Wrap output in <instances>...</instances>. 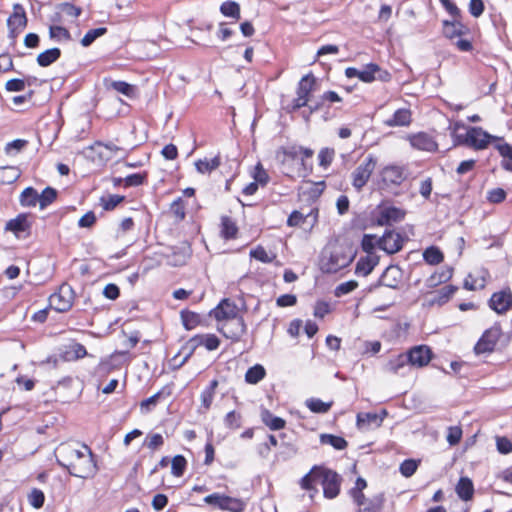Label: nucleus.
Instances as JSON below:
<instances>
[{
    "instance_id": "4d7b16f0",
    "label": "nucleus",
    "mask_w": 512,
    "mask_h": 512,
    "mask_svg": "<svg viewBox=\"0 0 512 512\" xmlns=\"http://www.w3.org/2000/svg\"><path fill=\"white\" fill-rule=\"evenodd\" d=\"M143 445L154 452L164 445V437L160 433H150L146 436Z\"/></svg>"
},
{
    "instance_id": "2eb2a0df",
    "label": "nucleus",
    "mask_w": 512,
    "mask_h": 512,
    "mask_svg": "<svg viewBox=\"0 0 512 512\" xmlns=\"http://www.w3.org/2000/svg\"><path fill=\"white\" fill-rule=\"evenodd\" d=\"M210 315L217 323L241 316L237 304L229 298L222 299L218 305L211 310Z\"/></svg>"
},
{
    "instance_id": "8fccbe9b",
    "label": "nucleus",
    "mask_w": 512,
    "mask_h": 512,
    "mask_svg": "<svg viewBox=\"0 0 512 512\" xmlns=\"http://www.w3.org/2000/svg\"><path fill=\"white\" fill-rule=\"evenodd\" d=\"M380 237H377L374 234H364L361 240V249L366 253V255H377L375 253V248H379Z\"/></svg>"
},
{
    "instance_id": "1a4fd4ad",
    "label": "nucleus",
    "mask_w": 512,
    "mask_h": 512,
    "mask_svg": "<svg viewBox=\"0 0 512 512\" xmlns=\"http://www.w3.org/2000/svg\"><path fill=\"white\" fill-rule=\"evenodd\" d=\"M75 301V292L73 288L63 283L59 286L58 290L50 295L49 306L56 312L64 313L68 312Z\"/></svg>"
},
{
    "instance_id": "9d476101",
    "label": "nucleus",
    "mask_w": 512,
    "mask_h": 512,
    "mask_svg": "<svg viewBox=\"0 0 512 512\" xmlns=\"http://www.w3.org/2000/svg\"><path fill=\"white\" fill-rule=\"evenodd\" d=\"M377 166V158L369 154L351 173V184L359 192L368 183Z\"/></svg>"
},
{
    "instance_id": "338daca9",
    "label": "nucleus",
    "mask_w": 512,
    "mask_h": 512,
    "mask_svg": "<svg viewBox=\"0 0 512 512\" xmlns=\"http://www.w3.org/2000/svg\"><path fill=\"white\" fill-rule=\"evenodd\" d=\"M463 436V430L460 425L450 426L447 428L446 440L450 446L458 445Z\"/></svg>"
},
{
    "instance_id": "a19ab883",
    "label": "nucleus",
    "mask_w": 512,
    "mask_h": 512,
    "mask_svg": "<svg viewBox=\"0 0 512 512\" xmlns=\"http://www.w3.org/2000/svg\"><path fill=\"white\" fill-rule=\"evenodd\" d=\"M333 401L324 402L319 398L311 397L305 401V406L313 413L325 414L330 411Z\"/></svg>"
},
{
    "instance_id": "69168bd1",
    "label": "nucleus",
    "mask_w": 512,
    "mask_h": 512,
    "mask_svg": "<svg viewBox=\"0 0 512 512\" xmlns=\"http://www.w3.org/2000/svg\"><path fill=\"white\" fill-rule=\"evenodd\" d=\"M335 158V150L332 148H322L318 153V162L319 166L327 169L333 162Z\"/></svg>"
},
{
    "instance_id": "bb28decb",
    "label": "nucleus",
    "mask_w": 512,
    "mask_h": 512,
    "mask_svg": "<svg viewBox=\"0 0 512 512\" xmlns=\"http://www.w3.org/2000/svg\"><path fill=\"white\" fill-rule=\"evenodd\" d=\"M381 72V67L376 63H369L365 65L363 70H360V80L364 83H372L376 79H380L382 81H387L390 79V74L387 71H384L383 74L377 73Z\"/></svg>"
},
{
    "instance_id": "09e8293b",
    "label": "nucleus",
    "mask_w": 512,
    "mask_h": 512,
    "mask_svg": "<svg viewBox=\"0 0 512 512\" xmlns=\"http://www.w3.org/2000/svg\"><path fill=\"white\" fill-rule=\"evenodd\" d=\"M423 259L430 265H438L444 261V254L438 247L430 246L424 250Z\"/></svg>"
},
{
    "instance_id": "37998d69",
    "label": "nucleus",
    "mask_w": 512,
    "mask_h": 512,
    "mask_svg": "<svg viewBox=\"0 0 512 512\" xmlns=\"http://www.w3.org/2000/svg\"><path fill=\"white\" fill-rule=\"evenodd\" d=\"M465 26L455 19L454 21L443 22V34L449 39L460 37L464 34Z\"/></svg>"
},
{
    "instance_id": "de8ad7c7",
    "label": "nucleus",
    "mask_w": 512,
    "mask_h": 512,
    "mask_svg": "<svg viewBox=\"0 0 512 512\" xmlns=\"http://www.w3.org/2000/svg\"><path fill=\"white\" fill-rule=\"evenodd\" d=\"M245 508L246 502L243 499L223 494V511L243 512Z\"/></svg>"
},
{
    "instance_id": "20e7f679",
    "label": "nucleus",
    "mask_w": 512,
    "mask_h": 512,
    "mask_svg": "<svg viewBox=\"0 0 512 512\" xmlns=\"http://www.w3.org/2000/svg\"><path fill=\"white\" fill-rule=\"evenodd\" d=\"M367 487V481L363 477H358L353 487L348 490L355 512H382L386 503L385 494L380 492L367 497L364 492Z\"/></svg>"
},
{
    "instance_id": "e2e57ef3",
    "label": "nucleus",
    "mask_w": 512,
    "mask_h": 512,
    "mask_svg": "<svg viewBox=\"0 0 512 512\" xmlns=\"http://www.w3.org/2000/svg\"><path fill=\"white\" fill-rule=\"evenodd\" d=\"M124 200H125V196L117 195V194L108 195L107 197L100 198L101 206L105 211L114 210Z\"/></svg>"
},
{
    "instance_id": "9b49d317",
    "label": "nucleus",
    "mask_w": 512,
    "mask_h": 512,
    "mask_svg": "<svg viewBox=\"0 0 512 512\" xmlns=\"http://www.w3.org/2000/svg\"><path fill=\"white\" fill-rule=\"evenodd\" d=\"M217 331L226 339L232 342H238L246 332V324L242 316L232 320H225L217 323Z\"/></svg>"
},
{
    "instance_id": "bf43d9fd",
    "label": "nucleus",
    "mask_w": 512,
    "mask_h": 512,
    "mask_svg": "<svg viewBox=\"0 0 512 512\" xmlns=\"http://www.w3.org/2000/svg\"><path fill=\"white\" fill-rule=\"evenodd\" d=\"M187 467V460L183 455H176L171 461V473L175 477L183 476Z\"/></svg>"
},
{
    "instance_id": "6e6d98bb",
    "label": "nucleus",
    "mask_w": 512,
    "mask_h": 512,
    "mask_svg": "<svg viewBox=\"0 0 512 512\" xmlns=\"http://www.w3.org/2000/svg\"><path fill=\"white\" fill-rule=\"evenodd\" d=\"M220 12L226 17H232L236 20H239L240 15V5L235 1H226L221 4Z\"/></svg>"
},
{
    "instance_id": "c756f323",
    "label": "nucleus",
    "mask_w": 512,
    "mask_h": 512,
    "mask_svg": "<svg viewBox=\"0 0 512 512\" xmlns=\"http://www.w3.org/2000/svg\"><path fill=\"white\" fill-rule=\"evenodd\" d=\"M180 318L182 325L186 330L190 331L196 329L197 327L204 326V319L197 312L188 309H183L180 312Z\"/></svg>"
},
{
    "instance_id": "f257e3e1",
    "label": "nucleus",
    "mask_w": 512,
    "mask_h": 512,
    "mask_svg": "<svg viewBox=\"0 0 512 512\" xmlns=\"http://www.w3.org/2000/svg\"><path fill=\"white\" fill-rule=\"evenodd\" d=\"M57 463L70 475L82 479L92 478L98 471L95 455L86 444L80 448L72 444H61Z\"/></svg>"
},
{
    "instance_id": "ea45409f",
    "label": "nucleus",
    "mask_w": 512,
    "mask_h": 512,
    "mask_svg": "<svg viewBox=\"0 0 512 512\" xmlns=\"http://www.w3.org/2000/svg\"><path fill=\"white\" fill-rule=\"evenodd\" d=\"M411 123V111L401 108L394 112L391 119L386 121L389 126H408Z\"/></svg>"
},
{
    "instance_id": "f704fd0d",
    "label": "nucleus",
    "mask_w": 512,
    "mask_h": 512,
    "mask_svg": "<svg viewBox=\"0 0 512 512\" xmlns=\"http://www.w3.org/2000/svg\"><path fill=\"white\" fill-rule=\"evenodd\" d=\"M319 210L313 208L309 213L304 214L298 210H294L287 219V225L289 227H298L304 224L308 217H313L314 221H317Z\"/></svg>"
},
{
    "instance_id": "dca6fc26",
    "label": "nucleus",
    "mask_w": 512,
    "mask_h": 512,
    "mask_svg": "<svg viewBox=\"0 0 512 512\" xmlns=\"http://www.w3.org/2000/svg\"><path fill=\"white\" fill-rule=\"evenodd\" d=\"M26 11L21 4H14L13 11L7 20L9 36L16 38L27 26Z\"/></svg>"
},
{
    "instance_id": "b1692460",
    "label": "nucleus",
    "mask_w": 512,
    "mask_h": 512,
    "mask_svg": "<svg viewBox=\"0 0 512 512\" xmlns=\"http://www.w3.org/2000/svg\"><path fill=\"white\" fill-rule=\"evenodd\" d=\"M409 140L411 145L419 150L434 152L438 149V145L434 138L424 131L411 135Z\"/></svg>"
},
{
    "instance_id": "5fc2aeb1",
    "label": "nucleus",
    "mask_w": 512,
    "mask_h": 512,
    "mask_svg": "<svg viewBox=\"0 0 512 512\" xmlns=\"http://www.w3.org/2000/svg\"><path fill=\"white\" fill-rule=\"evenodd\" d=\"M110 87L129 98L136 96L137 88L125 81H113L111 82Z\"/></svg>"
},
{
    "instance_id": "3c124183",
    "label": "nucleus",
    "mask_w": 512,
    "mask_h": 512,
    "mask_svg": "<svg viewBox=\"0 0 512 512\" xmlns=\"http://www.w3.org/2000/svg\"><path fill=\"white\" fill-rule=\"evenodd\" d=\"M250 257L262 263H272L276 259V254L269 253L262 245L256 246L249 253Z\"/></svg>"
},
{
    "instance_id": "393cba45",
    "label": "nucleus",
    "mask_w": 512,
    "mask_h": 512,
    "mask_svg": "<svg viewBox=\"0 0 512 512\" xmlns=\"http://www.w3.org/2000/svg\"><path fill=\"white\" fill-rule=\"evenodd\" d=\"M219 234L220 237L226 241L236 239L239 234L237 221L228 215L221 216Z\"/></svg>"
},
{
    "instance_id": "2f4dec72",
    "label": "nucleus",
    "mask_w": 512,
    "mask_h": 512,
    "mask_svg": "<svg viewBox=\"0 0 512 512\" xmlns=\"http://www.w3.org/2000/svg\"><path fill=\"white\" fill-rule=\"evenodd\" d=\"M402 280V273L398 266H389L381 276L383 285L390 288H398Z\"/></svg>"
},
{
    "instance_id": "f3484780",
    "label": "nucleus",
    "mask_w": 512,
    "mask_h": 512,
    "mask_svg": "<svg viewBox=\"0 0 512 512\" xmlns=\"http://www.w3.org/2000/svg\"><path fill=\"white\" fill-rule=\"evenodd\" d=\"M405 243V238L395 230H385L380 237L379 249L386 252L388 255H393L402 250Z\"/></svg>"
},
{
    "instance_id": "39448f33",
    "label": "nucleus",
    "mask_w": 512,
    "mask_h": 512,
    "mask_svg": "<svg viewBox=\"0 0 512 512\" xmlns=\"http://www.w3.org/2000/svg\"><path fill=\"white\" fill-rule=\"evenodd\" d=\"M354 254L343 245H334L322 256L320 267L324 273L334 274L350 265Z\"/></svg>"
},
{
    "instance_id": "4c0bfd02",
    "label": "nucleus",
    "mask_w": 512,
    "mask_h": 512,
    "mask_svg": "<svg viewBox=\"0 0 512 512\" xmlns=\"http://www.w3.org/2000/svg\"><path fill=\"white\" fill-rule=\"evenodd\" d=\"M123 336L125 337L123 341V345L127 348L125 351H115L112 354V357L115 356H123L126 357L129 355V350L136 347V345L140 342L141 334L139 331L131 332L130 334H127L125 331H122Z\"/></svg>"
},
{
    "instance_id": "680f3d73",
    "label": "nucleus",
    "mask_w": 512,
    "mask_h": 512,
    "mask_svg": "<svg viewBox=\"0 0 512 512\" xmlns=\"http://www.w3.org/2000/svg\"><path fill=\"white\" fill-rule=\"evenodd\" d=\"M49 36L51 39L56 41H70L71 34L69 30L63 26L51 25L49 27Z\"/></svg>"
},
{
    "instance_id": "4be33fe9",
    "label": "nucleus",
    "mask_w": 512,
    "mask_h": 512,
    "mask_svg": "<svg viewBox=\"0 0 512 512\" xmlns=\"http://www.w3.org/2000/svg\"><path fill=\"white\" fill-rule=\"evenodd\" d=\"M387 415L388 412L386 409H382L380 413L360 412L356 417L357 427L359 429L369 428L370 426L379 428Z\"/></svg>"
},
{
    "instance_id": "c9c22d12",
    "label": "nucleus",
    "mask_w": 512,
    "mask_h": 512,
    "mask_svg": "<svg viewBox=\"0 0 512 512\" xmlns=\"http://www.w3.org/2000/svg\"><path fill=\"white\" fill-rule=\"evenodd\" d=\"M147 181H148V172L143 171V172L129 174L124 179L119 178L115 181V184H119V183L123 182L124 187L128 188V187H138V186L144 185L147 183Z\"/></svg>"
},
{
    "instance_id": "ddd939ff",
    "label": "nucleus",
    "mask_w": 512,
    "mask_h": 512,
    "mask_svg": "<svg viewBox=\"0 0 512 512\" xmlns=\"http://www.w3.org/2000/svg\"><path fill=\"white\" fill-rule=\"evenodd\" d=\"M316 84V78L312 73L300 79L296 91L297 97L293 101V109H300L307 105L311 93L315 90Z\"/></svg>"
},
{
    "instance_id": "0eeeda50",
    "label": "nucleus",
    "mask_w": 512,
    "mask_h": 512,
    "mask_svg": "<svg viewBox=\"0 0 512 512\" xmlns=\"http://www.w3.org/2000/svg\"><path fill=\"white\" fill-rule=\"evenodd\" d=\"M121 148L113 142L96 141L84 151L85 157L91 162L103 166L112 155Z\"/></svg>"
},
{
    "instance_id": "864d4df0",
    "label": "nucleus",
    "mask_w": 512,
    "mask_h": 512,
    "mask_svg": "<svg viewBox=\"0 0 512 512\" xmlns=\"http://www.w3.org/2000/svg\"><path fill=\"white\" fill-rule=\"evenodd\" d=\"M242 420L241 412L232 410L225 415L224 424L230 430H237L242 426Z\"/></svg>"
},
{
    "instance_id": "7ed1b4c3",
    "label": "nucleus",
    "mask_w": 512,
    "mask_h": 512,
    "mask_svg": "<svg viewBox=\"0 0 512 512\" xmlns=\"http://www.w3.org/2000/svg\"><path fill=\"white\" fill-rule=\"evenodd\" d=\"M314 155L310 148L299 145L281 146L276 150L275 157L282 173L291 178H305L312 172V163H308Z\"/></svg>"
},
{
    "instance_id": "a211bd4d",
    "label": "nucleus",
    "mask_w": 512,
    "mask_h": 512,
    "mask_svg": "<svg viewBox=\"0 0 512 512\" xmlns=\"http://www.w3.org/2000/svg\"><path fill=\"white\" fill-rule=\"evenodd\" d=\"M489 307L497 314H505L512 309V292L510 288L495 292L489 299Z\"/></svg>"
},
{
    "instance_id": "c03bdc74",
    "label": "nucleus",
    "mask_w": 512,
    "mask_h": 512,
    "mask_svg": "<svg viewBox=\"0 0 512 512\" xmlns=\"http://www.w3.org/2000/svg\"><path fill=\"white\" fill-rule=\"evenodd\" d=\"M457 287L454 285H446L441 289L437 290L434 298L431 300V304H437L442 306L446 304L457 291Z\"/></svg>"
},
{
    "instance_id": "e433bc0d",
    "label": "nucleus",
    "mask_w": 512,
    "mask_h": 512,
    "mask_svg": "<svg viewBox=\"0 0 512 512\" xmlns=\"http://www.w3.org/2000/svg\"><path fill=\"white\" fill-rule=\"evenodd\" d=\"M61 50L57 47L47 49L38 54L36 61L41 67H48L61 57Z\"/></svg>"
},
{
    "instance_id": "f03ea898",
    "label": "nucleus",
    "mask_w": 512,
    "mask_h": 512,
    "mask_svg": "<svg viewBox=\"0 0 512 512\" xmlns=\"http://www.w3.org/2000/svg\"><path fill=\"white\" fill-rule=\"evenodd\" d=\"M343 477L337 471L324 465H314L299 481L302 490L313 499L318 493L316 484L322 487L323 497L328 500L337 498L342 489Z\"/></svg>"
},
{
    "instance_id": "4468645a",
    "label": "nucleus",
    "mask_w": 512,
    "mask_h": 512,
    "mask_svg": "<svg viewBox=\"0 0 512 512\" xmlns=\"http://www.w3.org/2000/svg\"><path fill=\"white\" fill-rule=\"evenodd\" d=\"M409 365L415 368H423L429 365L434 357L432 349L427 345H416L406 352Z\"/></svg>"
},
{
    "instance_id": "a878e982",
    "label": "nucleus",
    "mask_w": 512,
    "mask_h": 512,
    "mask_svg": "<svg viewBox=\"0 0 512 512\" xmlns=\"http://www.w3.org/2000/svg\"><path fill=\"white\" fill-rule=\"evenodd\" d=\"M259 415L261 422L271 431H279L286 427L287 422L284 418L274 415L265 407H261Z\"/></svg>"
},
{
    "instance_id": "79ce46f5",
    "label": "nucleus",
    "mask_w": 512,
    "mask_h": 512,
    "mask_svg": "<svg viewBox=\"0 0 512 512\" xmlns=\"http://www.w3.org/2000/svg\"><path fill=\"white\" fill-rule=\"evenodd\" d=\"M19 203L22 207H35L39 204V193L33 187H26L19 196Z\"/></svg>"
},
{
    "instance_id": "72a5a7b5",
    "label": "nucleus",
    "mask_w": 512,
    "mask_h": 512,
    "mask_svg": "<svg viewBox=\"0 0 512 512\" xmlns=\"http://www.w3.org/2000/svg\"><path fill=\"white\" fill-rule=\"evenodd\" d=\"M194 165L198 173L209 174L219 168L221 165V157L218 154L213 158L198 159L195 161Z\"/></svg>"
},
{
    "instance_id": "58836bf2",
    "label": "nucleus",
    "mask_w": 512,
    "mask_h": 512,
    "mask_svg": "<svg viewBox=\"0 0 512 512\" xmlns=\"http://www.w3.org/2000/svg\"><path fill=\"white\" fill-rule=\"evenodd\" d=\"M266 369L261 364H255L248 368L245 373V382L251 385H256L266 377Z\"/></svg>"
},
{
    "instance_id": "c85d7f7f",
    "label": "nucleus",
    "mask_w": 512,
    "mask_h": 512,
    "mask_svg": "<svg viewBox=\"0 0 512 512\" xmlns=\"http://www.w3.org/2000/svg\"><path fill=\"white\" fill-rule=\"evenodd\" d=\"M219 381L217 379H213L210 381L209 385L204 388V390L200 394V410L201 412H207L210 410L214 397L216 394V390L218 388Z\"/></svg>"
},
{
    "instance_id": "a18cd8bd",
    "label": "nucleus",
    "mask_w": 512,
    "mask_h": 512,
    "mask_svg": "<svg viewBox=\"0 0 512 512\" xmlns=\"http://www.w3.org/2000/svg\"><path fill=\"white\" fill-rule=\"evenodd\" d=\"M320 443L330 445L336 450H345L348 447V442L344 437L334 434H321Z\"/></svg>"
},
{
    "instance_id": "aec40b11",
    "label": "nucleus",
    "mask_w": 512,
    "mask_h": 512,
    "mask_svg": "<svg viewBox=\"0 0 512 512\" xmlns=\"http://www.w3.org/2000/svg\"><path fill=\"white\" fill-rule=\"evenodd\" d=\"M489 277L490 274L487 269H477L466 276L463 288L468 291L482 290L486 287Z\"/></svg>"
},
{
    "instance_id": "5701e85b",
    "label": "nucleus",
    "mask_w": 512,
    "mask_h": 512,
    "mask_svg": "<svg viewBox=\"0 0 512 512\" xmlns=\"http://www.w3.org/2000/svg\"><path fill=\"white\" fill-rule=\"evenodd\" d=\"M404 217V210L395 206H387L380 209L377 216V223L381 226L392 225L393 223L400 222Z\"/></svg>"
},
{
    "instance_id": "603ef678",
    "label": "nucleus",
    "mask_w": 512,
    "mask_h": 512,
    "mask_svg": "<svg viewBox=\"0 0 512 512\" xmlns=\"http://www.w3.org/2000/svg\"><path fill=\"white\" fill-rule=\"evenodd\" d=\"M58 192L53 187H46L41 194H39V207L45 209L57 199Z\"/></svg>"
},
{
    "instance_id": "052dcab7",
    "label": "nucleus",
    "mask_w": 512,
    "mask_h": 512,
    "mask_svg": "<svg viewBox=\"0 0 512 512\" xmlns=\"http://www.w3.org/2000/svg\"><path fill=\"white\" fill-rule=\"evenodd\" d=\"M500 155L503 157L502 167L512 172V146L505 143L497 146Z\"/></svg>"
},
{
    "instance_id": "473e14b6",
    "label": "nucleus",
    "mask_w": 512,
    "mask_h": 512,
    "mask_svg": "<svg viewBox=\"0 0 512 512\" xmlns=\"http://www.w3.org/2000/svg\"><path fill=\"white\" fill-rule=\"evenodd\" d=\"M455 491L462 501H470L474 496V484L469 477H460L456 484Z\"/></svg>"
},
{
    "instance_id": "423d86ee",
    "label": "nucleus",
    "mask_w": 512,
    "mask_h": 512,
    "mask_svg": "<svg viewBox=\"0 0 512 512\" xmlns=\"http://www.w3.org/2000/svg\"><path fill=\"white\" fill-rule=\"evenodd\" d=\"M221 345L220 338L214 333H199L189 338L182 346L181 351L186 354L180 363L185 364L199 347H204L207 351H215Z\"/></svg>"
},
{
    "instance_id": "774afa93",
    "label": "nucleus",
    "mask_w": 512,
    "mask_h": 512,
    "mask_svg": "<svg viewBox=\"0 0 512 512\" xmlns=\"http://www.w3.org/2000/svg\"><path fill=\"white\" fill-rule=\"evenodd\" d=\"M170 213L177 219L183 220L186 216V204L181 197L175 199L170 205Z\"/></svg>"
},
{
    "instance_id": "49530a36",
    "label": "nucleus",
    "mask_w": 512,
    "mask_h": 512,
    "mask_svg": "<svg viewBox=\"0 0 512 512\" xmlns=\"http://www.w3.org/2000/svg\"><path fill=\"white\" fill-rule=\"evenodd\" d=\"M409 364L406 353H400L391 358L386 364V370L392 374H399L400 371Z\"/></svg>"
},
{
    "instance_id": "6e6552de",
    "label": "nucleus",
    "mask_w": 512,
    "mask_h": 512,
    "mask_svg": "<svg viewBox=\"0 0 512 512\" xmlns=\"http://www.w3.org/2000/svg\"><path fill=\"white\" fill-rule=\"evenodd\" d=\"M503 335L501 326L495 324L486 329L474 345L473 351L476 355L491 354Z\"/></svg>"
},
{
    "instance_id": "6ab92c4d",
    "label": "nucleus",
    "mask_w": 512,
    "mask_h": 512,
    "mask_svg": "<svg viewBox=\"0 0 512 512\" xmlns=\"http://www.w3.org/2000/svg\"><path fill=\"white\" fill-rule=\"evenodd\" d=\"M383 187L399 186L406 179L405 169L398 165L385 166L380 172Z\"/></svg>"
},
{
    "instance_id": "0e129e2a",
    "label": "nucleus",
    "mask_w": 512,
    "mask_h": 512,
    "mask_svg": "<svg viewBox=\"0 0 512 512\" xmlns=\"http://www.w3.org/2000/svg\"><path fill=\"white\" fill-rule=\"evenodd\" d=\"M107 28L106 27H99L95 29H90L86 32V34L81 39V45L84 47L90 46L98 37L103 36L106 34Z\"/></svg>"
},
{
    "instance_id": "412c9836",
    "label": "nucleus",
    "mask_w": 512,
    "mask_h": 512,
    "mask_svg": "<svg viewBox=\"0 0 512 512\" xmlns=\"http://www.w3.org/2000/svg\"><path fill=\"white\" fill-rule=\"evenodd\" d=\"M31 217L32 216L29 213H20L15 218L7 221L5 230L11 231L17 237H19L21 233L29 235L32 227V221L30 220Z\"/></svg>"
},
{
    "instance_id": "13d9d810",
    "label": "nucleus",
    "mask_w": 512,
    "mask_h": 512,
    "mask_svg": "<svg viewBox=\"0 0 512 512\" xmlns=\"http://www.w3.org/2000/svg\"><path fill=\"white\" fill-rule=\"evenodd\" d=\"M28 503L35 509L43 507L45 502V494L39 488H33L27 495Z\"/></svg>"
},
{
    "instance_id": "7c9ffc66",
    "label": "nucleus",
    "mask_w": 512,
    "mask_h": 512,
    "mask_svg": "<svg viewBox=\"0 0 512 512\" xmlns=\"http://www.w3.org/2000/svg\"><path fill=\"white\" fill-rule=\"evenodd\" d=\"M88 356L87 349L81 343L74 342L67 347V349L60 354V358L65 362L77 361Z\"/></svg>"
},
{
    "instance_id": "cd10ccee",
    "label": "nucleus",
    "mask_w": 512,
    "mask_h": 512,
    "mask_svg": "<svg viewBox=\"0 0 512 512\" xmlns=\"http://www.w3.org/2000/svg\"><path fill=\"white\" fill-rule=\"evenodd\" d=\"M380 257L378 255H365L358 259L355 267V274L358 276H368L378 265Z\"/></svg>"
},
{
    "instance_id": "f8f14e48",
    "label": "nucleus",
    "mask_w": 512,
    "mask_h": 512,
    "mask_svg": "<svg viewBox=\"0 0 512 512\" xmlns=\"http://www.w3.org/2000/svg\"><path fill=\"white\" fill-rule=\"evenodd\" d=\"M500 140H502V138L492 136L485 130H466V134L463 136V139L460 140V143L475 150H482L487 148L490 143Z\"/></svg>"
}]
</instances>
